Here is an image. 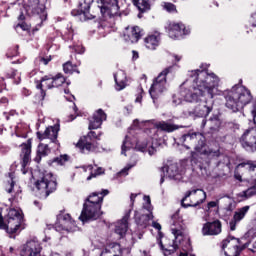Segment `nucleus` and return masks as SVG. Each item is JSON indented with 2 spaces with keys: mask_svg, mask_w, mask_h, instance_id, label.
<instances>
[{
  "mask_svg": "<svg viewBox=\"0 0 256 256\" xmlns=\"http://www.w3.org/2000/svg\"><path fill=\"white\" fill-rule=\"evenodd\" d=\"M171 232L175 237L172 244L163 245V242L160 241V247L167 255H173L177 249L182 248L183 251H189V249H191V243H189V239L183 235V227L181 225L177 226L173 224Z\"/></svg>",
  "mask_w": 256,
  "mask_h": 256,
  "instance_id": "6",
  "label": "nucleus"
},
{
  "mask_svg": "<svg viewBox=\"0 0 256 256\" xmlns=\"http://www.w3.org/2000/svg\"><path fill=\"white\" fill-rule=\"evenodd\" d=\"M179 256H187V253H180V255Z\"/></svg>",
  "mask_w": 256,
  "mask_h": 256,
  "instance_id": "64",
  "label": "nucleus"
},
{
  "mask_svg": "<svg viewBox=\"0 0 256 256\" xmlns=\"http://www.w3.org/2000/svg\"><path fill=\"white\" fill-rule=\"evenodd\" d=\"M252 253H256V241L252 244V248H249Z\"/></svg>",
  "mask_w": 256,
  "mask_h": 256,
  "instance_id": "59",
  "label": "nucleus"
},
{
  "mask_svg": "<svg viewBox=\"0 0 256 256\" xmlns=\"http://www.w3.org/2000/svg\"><path fill=\"white\" fill-rule=\"evenodd\" d=\"M14 187H15V174L9 173V178L5 187L7 193H13Z\"/></svg>",
  "mask_w": 256,
  "mask_h": 256,
  "instance_id": "38",
  "label": "nucleus"
},
{
  "mask_svg": "<svg viewBox=\"0 0 256 256\" xmlns=\"http://www.w3.org/2000/svg\"><path fill=\"white\" fill-rule=\"evenodd\" d=\"M183 125L171 124L165 121L159 122L157 124V128L161 129V131H166V133H173V131H177V129H183Z\"/></svg>",
  "mask_w": 256,
  "mask_h": 256,
  "instance_id": "35",
  "label": "nucleus"
},
{
  "mask_svg": "<svg viewBox=\"0 0 256 256\" xmlns=\"http://www.w3.org/2000/svg\"><path fill=\"white\" fill-rule=\"evenodd\" d=\"M144 45L146 49L150 51H155L159 45H161V34L159 32H155L154 34H149L144 39Z\"/></svg>",
  "mask_w": 256,
  "mask_h": 256,
  "instance_id": "30",
  "label": "nucleus"
},
{
  "mask_svg": "<svg viewBox=\"0 0 256 256\" xmlns=\"http://www.w3.org/2000/svg\"><path fill=\"white\" fill-rule=\"evenodd\" d=\"M234 177H235V179H237L238 181H241V175L235 174Z\"/></svg>",
  "mask_w": 256,
  "mask_h": 256,
  "instance_id": "61",
  "label": "nucleus"
},
{
  "mask_svg": "<svg viewBox=\"0 0 256 256\" xmlns=\"http://www.w3.org/2000/svg\"><path fill=\"white\" fill-rule=\"evenodd\" d=\"M7 77L9 79H15V77H17V70H11L10 74H7Z\"/></svg>",
  "mask_w": 256,
  "mask_h": 256,
  "instance_id": "51",
  "label": "nucleus"
},
{
  "mask_svg": "<svg viewBox=\"0 0 256 256\" xmlns=\"http://www.w3.org/2000/svg\"><path fill=\"white\" fill-rule=\"evenodd\" d=\"M135 165L128 164L120 172L117 173L118 177H127L129 175V170L133 169Z\"/></svg>",
  "mask_w": 256,
  "mask_h": 256,
  "instance_id": "42",
  "label": "nucleus"
},
{
  "mask_svg": "<svg viewBox=\"0 0 256 256\" xmlns=\"http://www.w3.org/2000/svg\"><path fill=\"white\" fill-rule=\"evenodd\" d=\"M200 69L190 72V79L184 83L187 87H182L180 91L181 97L187 103H201L194 109L188 110L187 115L192 119L209 117L213 111V100L209 102L207 99H213L215 95H220L219 89H217L219 77L215 73L207 72L209 69L207 64H202Z\"/></svg>",
  "mask_w": 256,
  "mask_h": 256,
  "instance_id": "1",
  "label": "nucleus"
},
{
  "mask_svg": "<svg viewBox=\"0 0 256 256\" xmlns=\"http://www.w3.org/2000/svg\"><path fill=\"white\" fill-rule=\"evenodd\" d=\"M223 122L218 114H213L208 120L203 119L201 123V129L207 128L209 133H217L221 129Z\"/></svg>",
  "mask_w": 256,
  "mask_h": 256,
  "instance_id": "18",
  "label": "nucleus"
},
{
  "mask_svg": "<svg viewBox=\"0 0 256 256\" xmlns=\"http://www.w3.org/2000/svg\"><path fill=\"white\" fill-rule=\"evenodd\" d=\"M162 172L163 174H161L160 185L165 183V177H169V179H179V168H177L176 164L163 167Z\"/></svg>",
  "mask_w": 256,
  "mask_h": 256,
  "instance_id": "28",
  "label": "nucleus"
},
{
  "mask_svg": "<svg viewBox=\"0 0 256 256\" xmlns=\"http://www.w3.org/2000/svg\"><path fill=\"white\" fill-rule=\"evenodd\" d=\"M100 135H101V132L97 135L95 131H90L87 137L85 138V141L80 140L76 144V147H78V149H81L82 153H85V151H95V145L89 142V139H97L99 141Z\"/></svg>",
  "mask_w": 256,
  "mask_h": 256,
  "instance_id": "21",
  "label": "nucleus"
},
{
  "mask_svg": "<svg viewBox=\"0 0 256 256\" xmlns=\"http://www.w3.org/2000/svg\"><path fill=\"white\" fill-rule=\"evenodd\" d=\"M206 199L207 193L205 191L201 189L189 190L181 200V205L185 209H187V207H199V205L205 203Z\"/></svg>",
  "mask_w": 256,
  "mask_h": 256,
  "instance_id": "10",
  "label": "nucleus"
},
{
  "mask_svg": "<svg viewBox=\"0 0 256 256\" xmlns=\"http://www.w3.org/2000/svg\"><path fill=\"white\" fill-rule=\"evenodd\" d=\"M191 29L186 28L183 23H171L168 28V34L171 39H182L183 35H189Z\"/></svg>",
  "mask_w": 256,
  "mask_h": 256,
  "instance_id": "19",
  "label": "nucleus"
},
{
  "mask_svg": "<svg viewBox=\"0 0 256 256\" xmlns=\"http://www.w3.org/2000/svg\"><path fill=\"white\" fill-rule=\"evenodd\" d=\"M250 206H243L242 208H238L233 215V219L230 221V231H235L237 229V223H241L243 219H245V215L249 213Z\"/></svg>",
  "mask_w": 256,
  "mask_h": 256,
  "instance_id": "25",
  "label": "nucleus"
},
{
  "mask_svg": "<svg viewBox=\"0 0 256 256\" xmlns=\"http://www.w3.org/2000/svg\"><path fill=\"white\" fill-rule=\"evenodd\" d=\"M36 61L38 63H42V65H49V62L51 61V56L50 57H38L36 58Z\"/></svg>",
  "mask_w": 256,
  "mask_h": 256,
  "instance_id": "45",
  "label": "nucleus"
},
{
  "mask_svg": "<svg viewBox=\"0 0 256 256\" xmlns=\"http://www.w3.org/2000/svg\"><path fill=\"white\" fill-rule=\"evenodd\" d=\"M239 167H247L251 176L250 181L254 184L252 187L242 192L243 196L249 199L256 195V164L240 163L237 165V169H239Z\"/></svg>",
  "mask_w": 256,
  "mask_h": 256,
  "instance_id": "16",
  "label": "nucleus"
},
{
  "mask_svg": "<svg viewBox=\"0 0 256 256\" xmlns=\"http://www.w3.org/2000/svg\"><path fill=\"white\" fill-rule=\"evenodd\" d=\"M101 256H123V248L119 243H111L102 251Z\"/></svg>",
  "mask_w": 256,
  "mask_h": 256,
  "instance_id": "32",
  "label": "nucleus"
},
{
  "mask_svg": "<svg viewBox=\"0 0 256 256\" xmlns=\"http://www.w3.org/2000/svg\"><path fill=\"white\" fill-rule=\"evenodd\" d=\"M54 229L61 233L67 231V233H73L77 231V224L71 218V215L65 214V211H60L57 215V221L55 223Z\"/></svg>",
  "mask_w": 256,
  "mask_h": 256,
  "instance_id": "12",
  "label": "nucleus"
},
{
  "mask_svg": "<svg viewBox=\"0 0 256 256\" xmlns=\"http://www.w3.org/2000/svg\"><path fill=\"white\" fill-rule=\"evenodd\" d=\"M217 207V202L216 201H211L208 203V209H213Z\"/></svg>",
  "mask_w": 256,
  "mask_h": 256,
  "instance_id": "55",
  "label": "nucleus"
},
{
  "mask_svg": "<svg viewBox=\"0 0 256 256\" xmlns=\"http://www.w3.org/2000/svg\"><path fill=\"white\" fill-rule=\"evenodd\" d=\"M152 227L154 229H157V231H161V224H159L158 222L153 221L152 222Z\"/></svg>",
  "mask_w": 256,
  "mask_h": 256,
  "instance_id": "53",
  "label": "nucleus"
},
{
  "mask_svg": "<svg viewBox=\"0 0 256 256\" xmlns=\"http://www.w3.org/2000/svg\"><path fill=\"white\" fill-rule=\"evenodd\" d=\"M67 101H75V96L70 95L69 97H66Z\"/></svg>",
  "mask_w": 256,
  "mask_h": 256,
  "instance_id": "60",
  "label": "nucleus"
},
{
  "mask_svg": "<svg viewBox=\"0 0 256 256\" xmlns=\"http://www.w3.org/2000/svg\"><path fill=\"white\" fill-rule=\"evenodd\" d=\"M159 147H161V142L155 138H149L146 142L136 143V149L141 153H148L150 157H153L159 151Z\"/></svg>",
  "mask_w": 256,
  "mask_h": 256,
  "instance_id": "15",
  "label": "nucleus"
},
{
  "mask_svg": "<svg viewBox=\"0 0 256 256\" xmlns=\"http://www.w3.org/2000/svg\"><path fill=\"white\" fill-rule=\"evenodd\" d=\"M34 205H36V207H39V209H41V205L39 204V201H34Z\"/></svg>",
  "mask_w": 256,
  "mask_h": 256,
  "instance_id": "62",
  "label": "nucleus"
},
{
  "mask_svg": "<svg viewBox=\"0 0 256 256\" xmlns=\"http://www.w3.org/2000/svg\"><path fill=\"white\" fill-rule=\"evenodd\" d=\"M135 199H137V194L130 195L131 207L135 205Z\"/></svg>",
  "mask_w": 256,
  "mask_h": 256,
  "instance_id": "54",
  "label": "nucleus"
},
{
  "mask_svg": "<svg viewBox=\"0 0 256 256\" xmlns=\"http://www.w3.org/2000/svg\"><path fill=\"white\" fill-rule=\"evenodd\" d=\"M131 217V209L126 212L122 220L117 222L116 227H115V233L116 235H119V239H123L125 235H127V229H129V219Z\"/></svg>",
  "mask_w": 256,
  "mask_h": 256,
  "instance_id": "26",
  "label": "nucleus"
},
{
  "mask_svg": "<svg viewBox=\"0 0 256 256\" xmlns=\"http://www.w3.org/2000/svg\"><path fill=\"white\" fill-rule=\"evenodd\" d=\"M92 3H93V0H83V2H80L79 4L80 13H82V15L86 17V19H95V16L89 13Z\"/></svg>",
  "mask_w": 256,
  "mask_h": 256,
  "instance_id": "34",
  "label": "nucleus"
},
{
  "mask_svg": "<svg viewBox=\"0 0 256 256\" xmlns=\"http://www.w3.org/2000/svg\"><path fill=\"white\" fill-rule=\"evenodd\" d=\"M195 152H192V165H195L196 169L200 171H207V165H209V160L207 159H217L221 156V151L208 149L204 145L202 146H195Z\"/></svg>",
  "mask_w": 256,
  "mask_h": 256,
  "instance_id": "7",
  "label": "nucleus"
},
{
  "mask_svg": "<svg viewBox=\"0 0 256 256\" xmlns=\"http://www.w3.org/2000/svg\"><path fill=\"white\" fill-rule=\"evenodd\" d=\"M98 8L104 19H111L121 15L119 13V1L118 0H97Z\"/></svg>",
  "mask_w": 256,
  "mask_h": 256,
  "instance_id": "13",
  "label": "nucleus"
},
{
  "mask_svg": "<svg viewBox=\"0 0 256 256\" xmlns=\"http://www.w3.org/2000/svg\"><path fill=\"white\" fill-rule=\"evenodd\" d=\"M226 99V107L233 113L241 111L245 105H249L253 100L251 91L244 86L235 85L231 90H227L223 93Z\"/></svg>",
  "mask_w": 256,
  "mask_h": 256,
  "instance_id": "3",
  "label": "nucleus"
},
{
  "mask_svg": "<svg viewBox=\"0 0 256 256\" xmlns=\"http://www.w3.org/2000/svg\"><path fill=\"white\" fill-rule=\"evenodd\" d=\"M53 83H54V88L61 87L63 83H66V85H71V81H66L65 77H63L61 74H57L56 76H53Z\"/></svg>",
  "mask_w": 256,
  "mask_h": 256,
  "instance_id": "37",
  "label": "nucleus"
},
{
  "mask_svg": "<svg viewBox=\"0 0 256 256\" xmlns=\"http://www.w3.org/2000/svg\"><path fill=\"white\" fill-rule=\"evenodd\" d=\"M50 153H51V149H49V145L39 144L38 150H37V156L34 159V161H36V163H39V161H41L42 157H47V155Z\"/></svg>",
  "mask_w": 256,
  "mask_h": 256,
  "instance_id": "36",
  "label": "nucleus"
},
{
  "mask_svg": "<svg viewBox=\"0 0 256 256\" xmlns=\"http://www.w3.org/2000/svg\"><path fill=\"white\" fill-rule=\"evenodd\" d=\"M17 27H20L22 31H29L31 29V27L27 25V23L18 24Z\"/></svg>",
  "mask_w": 256,
  "mask_h": 256,
  "instance_id": "50",
  "label": "nucleus"
},
{
  "mask_svg": "<svg viewBox=\"0 0 256 256\" xmlns=\"http://www.w3.org/2000/svg\"><path fill=\"white\" fill-rule=\"evenodd\" d=\"M172 103H173V105H175V106L181 105V103H183V99H181V97H179L178 95H173V97H172Z\"/></svg>",
  "mask_w": 256,
  "mask_h": 256,
  "instance_id": "48",
  "label": "nucleus"
},
{
  "mask_svg": "<svg viewBox=\"0 0 256 256\" xmlns=\"http://www.w3.org/2000/svg\"><path fill=\"white\" fill-rule=\"evenodd\" d=\"M36 135L40 141H43V139H50L52 143H57V137L59 135V124L46 128L44 133L37 132Z\"/></svg>",
  "mask_w": 256,
  "mask_h": 256,
  "instance_id": "24",
  "label": "nucleus"
},
{
  "mask_svg": "<svg viewBox=\"0 0 256 256\" xmlns=\"http://www.w3.org/2000/svg\"><path fill=\"white\" fill-rule=\"evenodd\" d=\"M19 49V46H16L13 50L10 49L8 50L6 56L8 57V59H11L13 57H17L19 55V51H17Z\"/></svg>",
  "mask_w": 256,
  "mask_h": 256,
  "instance_id": "44",
  "label": "nucleus"
},
{
  "mask_svg": "<svg viewBox=\"0 0 256 256\" xmlns=\"http://www.w3.org/2000/svg\"><path fill=\"white\" fill-rule=\"evenodd\" d=\"M21 127H23V125L22 124H18L17 126H16V133H17V137H21V135H19V133H21ZM22 137H27V135H23Z\"/></svg>",
  "mask_w": 256,
  "mask_h": 256,
  "instance_id": "52",
  "label": "nucleus"
},
{
  "mask_svg": "<svg viewBox=\"0 0 256 256\" xmlns=\"http://www.w3.org/2000/svg\"><path fill=\"white\" fill-rule=\"evenodd\" d=\"M73 48L75 53H78L79 55H83L85 53V47H83V44L78 43L73 46H70V49Z\"/></svg>",
  "mask_w": 256,
  "mask_h": 256,
  "instance_id": "43",
  "label": "nucleus"
},
{
  "mask_svg": "<svg viewBox=\"0 0 256 256\" xmlns=\"http://www.w3.org/2000/svg\"><path fill=\"white\" fill-rule=\"evenodd\" d=\"M25 19V16L23 15V14H21L20 16H19V20L20 21H23Z\"/></svg>",
  "mask_w": 256,
  "mask_h": 256,
  "instance_id": "63",
  "label": "nucleus"
},
{
  "mask_svg": "<svg viewBox=\"0 0 256 256\" xmlns=\"http://www.w3.org/2000/svg\"><path fill=\"white\" fill-rule=\"evenodd\" d=\"M36 83H37V89L41 90L40 94L37 95V97L40 101H44L45 96L47 94L45 93V90H43V87H47V89L54 88L53 76L46 75V76L42 77L40 81H36Z\"/></svg>",
  "mask_w": 256,
  "mask_h": 256,
  "instance_id": "22",
  "label": "nucleus"
},
{
  "mask_svg": "<svg viewBox=\"0 0 256 256\" xmlns=\"http://www.w3.org/2000/svg\"><path fill=\"white\" fill-rule=\"evenodd\" d=\"M142 35L143 33L141 28L138 26L126 28V32L124 33V41H126V43H137L141 39Z\"/></svg>",
  "mask_w": 256,
  "mask_h": 256,
  "instance_id": "27",
  "label": "nucleus"
},
{
  "mask_svg": "<svg viewBox=\"0 0 256 256\" xmlns=\"http://www.w3.org/2000/svg\"><path fill=\"white\" fill-rule=\"evenodd\" d=\"M132 53H133L132 59H133L134 61H136V59H139V52L133 50Z\"/></svg>",
  "mask_w": 256,
  "mask_h": 256,
  "instance_id": "57",
  "label": "nucleus"
},
{
  "mask_svg": "<svg viewBox=\"0 0 256 256\" xmlns=\"http://www.w3.org/2000/svg\"><path fill=\"white\" fill-rule=\"evenodd\" d=\"M103 173V168H97L95 173H91L87 177V181H91L93 178L97 177V175H101Z\"/></svg>",
  "mask_w": 256,
  "mask_h": 256,
  "instance_id": "46",
  "label": "nucleus"
},
{
  "mask_svg": "<svg viewBox=\"0 0 256 256\" xmlns=\"http://www.w3.org/2000/svg\"><path fill=\"white\" fill-rule=\"evenodd\" d=\"M22 95H23L24 97H29V95H31V92H30L29 90H27L26 88H24V89L22 90Z\"/></svg>",
  "mask_w": 256,
  "mask_h": 256,
  "instance_id": "56",
  "label": "nucleus"
},
{
  "mask_svg": "<svg viewBox=\"0 0 256 256\" xmlns=\"http://www.w3.org/2000/svg\"><path fill=\"white\" fill-rule=\"evenodd\" d=\"M106 195H109V190L104 189L100 192H93L87 197L83 204L81 215L79 216L82 223L97 221L103 215L101 207L103 205V197H106Z\"/></svg>",
  "mask_w": 256,
  "mask_h": 256,
  "instance_id": "2",
  "label": "nucleus"
},
{
  "mask_svg": "<svg viewBox=\"0 0 256 256\" xmlns=\"http://www.w3.org/2000/svg\"><path fill=\"white\" fill-rule=\"evenodd\" d=\"M21 153V171L23 175L27 173V166L31 163V139H28L25 143L20 145Z\"/></svg>",
  "mask_w": 256,
  "mask_h": 256,
  "instance_id": "17",
  "label": "nucleus"
},
{
  "mask_svg": "<svg viewBox=\"0 0 256 256\" xmlns=\"http://www.w3.org/2000/svg\"><path fill=\"white\" fill-rule=\"evenodd\" d=\"M240 143L249 153H255L256 151V132L253 129L246 130L240 138Z\"/></svg>",
  "mask_w": 256,
  "mask_h": 256,
  "instance_id": "14",
  "label": "nucleus"
},
{
  "mask_svg": "<svg viewBox=\"0 0 256 256\" xmlns=\"http://www.w3.org/2000/svg\"><path fill=\"white\" fill-rule=\"evenodd\" d=\"M103 121H107V114L103 109H98L90 120L89 129H99L103 125Z\"/></svg>",
  "mask_w": 256,
  "mask_h": 256,
  "instance_id": "29",
  "label": "nucleus"
},
{
  "mask_svg": "<svg viewBox=\"0 0 256 256\" xmlns=\"http://www.w3.org/2000/svg\"><path fill=\"white\" fill-rule=\"evenodd\" d=\"M7 86L5 85V79L3 77H0V93H3Z\"/></svg>",
  "mask_w": 256,
  "mask_h": 256,
  "instance_id": "49",
  "label": "nucleus"
},
{
  "mask_svg": "<svg viewBox=\"0 0 256 256\" xmlns=\"http://www.w3.org/2000/svg\"><path fill=\"white\" fill-rule=\"evenodd\" d=\"M114 81L116 83V91H123L127 87V75L123 70L114 74Z\"/></svg>",
  "mask_w": 256,
  "mask_h": 256,
  "instance_id": "33",
  "label": "nucleus"
},
{
  "mask_svg": "<svg viewBox=\"0 0 256 256\" xmlns=\"http://www.w3.org/2000/svg\"><path fill=\"white\" fill-rule=\"evenodd\" d=\"M145 203L140 210L134 212V221L138 229H147L153 221V205H151V198L144 196Z\"/></svg>",
  "mask_w": 256,
  "mask_h": 256,
  "instance_id": "8",
  "label": "nucleus"
},
{
  "mask_svg": "<svg viewBox=\"0 0 256 256\" xmlns=\"http://www.w3.org/2000/svg\"><path fill=\"white\" fill-rule=\"evenodd\" d=\"M23 211L21 209L10 208L3 217V209L0 208V229H3L8 235H15L19 229H23Z\"/></svg>",
  "mask_w": 256,
  "mask_h": 256,
  "instance_id": "5",
  "label": "nucleus"
},
{
  "mask_svg": "<svg viewBox=\"0 0 256 256\" xmlns=\"http://www.w3.org/2000/svg\"><path fill=\"white\" fill-rule=\"evenodd\" d=\"M67 161H69V156L67 154H64L54 158L51 161L50 165H53V163H56V165H65Z\"/></svg>",
  "mask_w": 256,
  "mask_h": 256,
  "instance_id": "40",
  "label": "nucleus"
},
{
  "mask_svg": "<svg viewBox=\"0 0 256 256\" xmlns=\"http://www.w3.org/2000/svg\"><path fill=\"white\" fill-rule=\"evenodd\" d=\"M179 143H196V147H202V145H205V136L199 132H188L186 134H183L180 138H178Z\"/></svg>",
  "mask_w": 256,
  "mask_h": 256,
  "instance_id": "20",
  "label": "nucleus"
},
{
  "mask_svg": "<svg viewBox=\"0 0 256 256\" xmlns=\"http://www.w3.org/2000/svg\"><path fill=\"white\" fill-rule=\"evenodd\" d=\"M133 147H134L133 142H131V139L128 136H126L122 144V151H121L122 155H127L126 154L127 151H129V149H133Z\"/></svg>",
  "mask_w": 256,
  "mask_h": 256,
  "instance_id": "39",
  "label": "nucleus"
},
{
  "mask_svg": "<svg viewBox=\"0 0 256 256\" xmlns=\"http://www.w3.org/2000/svg\"><path fill=\"white\" fill-rule=\"evenodd\" d=\"M164 9L168 11V13H173V11H176V7L173 3H165Z\"/></svg>",
  "mask_w": 256,
  "mask_h": 256,
  "instance_id": "47",
  "label": "nucleus"
},
{
  "mask_svg": "<svg viewBox=\"0 0 256 256\" xmlns=\"http://www.w3.org/2000/svg\"><path fill=\"white\" fill-rule=\"evenodd\" d=\"M24 9L28 14L41 15L45 11V6L39 0H24Z\"/></svg>",
  "mask_w": 256,
  "mask_h": 256,
  "instance_id": "23",
  "label": "nucleus"
},
{
  "mask_svg": "<svg viewBox=\"0 0 256 256\" xmlns=\"http://www.w3.org/2000/svg\"><path fill=\"white\" fill-rule=\"evenodd\" d=\"M63 71L66 73V75H73V71H75V68L73 67V64L71 62H66L63 65Z\"/></svg>",
  "mask_w": 256,
  "mask_h": 256,
  "instance_id": "41",
  "label": "nucleus"
},
{
  "mask_svg": "<svg viewBox=\"0 0 256 256\" xmlns=\"http://www.w3.org/2000/svg\"><path fill=\"white\" fill-rule=\"evenodd\" d=\"M219 233H221V222L219 220L208 222L202 228L203 235H219Z\"/></svg>",
  "mask_w": 256,
  "mask_h": 256,
  "instance_id": "31",
  "label": "nucleus"
},
{
  "mask_svg": "<svg viewBox=\"0 0 256 256\" xmlns=\"http://www.w3.org/2000/svg\"><path fill=\"white\" fill-rule=\"evenodd\" d=\"M239 245H241V240H239L238 238H235L233 236H228V238H226L225 240L222 241V249L224 251V255L240 256L241 251H243V249H247V247H249V243L244 244L242 247H240ZM227 247H228V249H227ZM225 249H227V250L225 251Z\"/></svg>",
  "mask_w": 256,
  "mask_h": 256,
  "instance_id": "11",
  "label": "nucleus"
},
{
  "mask_svg": "<svg viewBox=\"0 0 256 256\" xmlns=\"http://www.w3.org/2000/svg\"><path fill=\"white\" fill-rule=\"evenodd\" d=\"M172 58L175 59V61H176L177 63H179V61H181V56H179V55L173 54V55H172Z\"/></svg>",
  "mask_w": 256,
  "mask_h": 256,
  "instance_id": "58",
  "label": "nucleus"
},
{
  "mask_svg": "<svg viewBox=\"0 0 256 256\" xmlns=\"http://www.w3.org/2000/svg\"><path fill=\"white\" fill-rule=\"evenodd\" d=\"M35 193L40 199H47L50 193L57 191V179L53 173L48 171H38L34 176Z\"/></svg>",
  "mask_w": 256,
  "mask_h": 256,
  "instance_id": "4",
  "label": "nucleus"
},
{
  "mask_svg": "<svg viewBox=\"0 0 256 256\" xmlns=\"http://www.w3.org/2000/svg\"><path fill=\"white\" fill-rule=\"evenodd\" d=\"M173 71V66L165 68L159 75L155 78L152 86L149 89V93L153 103L157 101L164 91H167V75Z\"/></svg>",
  "mask_w": 256,
  "mask_h": 256,
  "instance_id": "9",
  "label": "nucleus"
}]
</instances>
